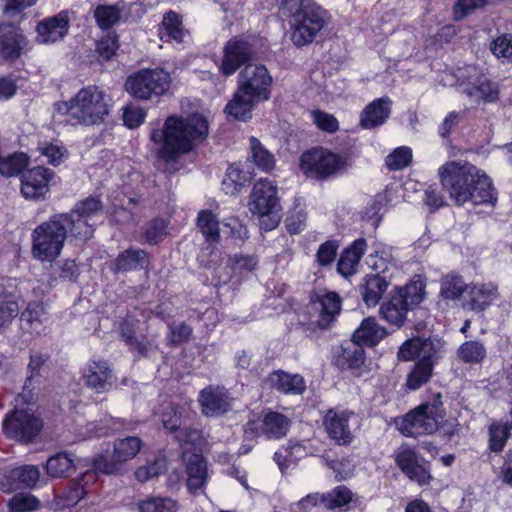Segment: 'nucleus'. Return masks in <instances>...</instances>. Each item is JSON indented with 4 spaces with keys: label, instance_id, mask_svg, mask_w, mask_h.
Here are the masks:
<instances>
[{
    "label": "nucleus",
    "instance_id": "61",
    "mask_svg": "<svg viewBox=\"0 0 512 512\" xmlns=\"http://www.w3.org/2000/svg\"><path fill=\"white\" fill-rule=\"evenodd\" d=\"M166 235V224L162 219H155L149 223L145 230L146 241L150 244L159 243Z\"/></svg>",
    "mask_w": 512,
    "mask_h": 512
},
{
    "label": "nucleus",
    "instance_id": "44",
    "mask_svg": "<svg viewBox=\"0 0 512 512\" xmlns=\"http://www.w3.org/2000/svg\"><path fill=\"white\" fill-rule=\"evenodd\" d=\"M121 11L116 5H99L94 10V18L102 30L110 29L119 22Z\"/></svg>",
    "mask_w": 512,
    "mask_h": 512
},
{
    "label": "nucleus",
    "instance_id": "32",
    "mask_svg": "<svg viewBox=\"0 0 512 512\" xmlns=\"http://www.w3.org/2000/svg\"><path fill=\"white\" fill-rule=\"evenodd\" d=\"M48 355H44L41 352H32L30 355V361L28 364L29 375L23 386V391L18 395L16 401L18 403L30 404L34 401L32 380L35 376L40 374L42 367L48 360Z\"/></svg>",
    "mask_w": 512,
    "mask_h": 512
},
{
    "label": "nucleus",
    "instance_id": "29",
    "mask_svg": "<svg viewBox=\"0 0 512 512\" xmlns=\"http://www.w3.org/2000/svg\"><path fill=\"white\" fill-rule=\"evenodd\" d=\"M268 384L285 394H301L305 390V381L299 374H288L284 371H275L267 378Z\"/></svg>",
    "mask_w": 512,
    "mask_h": 512
},
{
    "label": "nucleus",
    "instance_id": "14",
    "mask_svg": "<svg viewBox=\"0 0 512 512\" xmlns=\"http://www.w3.org/2000/svg\"><path fill=\"white\" fill-rule=\"evenodd\" d=\"M323 422L329 437L339 445L351 443L353 431L359 427L355 413L342 409H329Z\"/></svg>",
    "mask_w": 512,
    "mask_h": 512
},
{
    "label": "nucleus",
    "instance_id": "15",
    "mask_svg": "<svg viewBox=\"0 0 512 512\" xmlns=\"http://www.w3.org/2000/svg\"><path fill=\"white\" fill-rule=\"evenodd\" d=\"M253 46L243 37L231 38L223 47V58L219 69L225 76L233 75L241 66L252 59Z\"/></svg>",
    "mask_w": 512,
    "mask_h": 512
},
{
    "label": "nucleus",
    "instance_id": "46",
    "mask_svg": "<svg viewBox=\"0 0 512 512\" xmlns=\"http://www.w3.org/2000/svg\"><path fill=\"white\" fill-rule=\"evenodd\" d=\"M9 477L23 487L32 488L39 481L40 471L37 466L23 465L12 469Z\"/></svg>",
    "mask_w": 512,
    "mask_h": 512
},
{
    "label": "nucleus",
    "instance_id": "31",
    "mask_svg": "<svg viewBox=\"0 0 512 512\" xmlns=\"http://www.w3.org/2000/svg\"><path fill=\"white\" fill-rule=\"evenodd\" d=\"M186 472L188 475V489L192 493H197L204 487L207 480L208 474L206 461L201 455L193 454L187 460Z\"/></svg>",
    "mask_w": 512,
    "mask_h": 512
},
{
    "label": "nucleus",
    "instance_id": "56",
    "mask_svg": "<svg viewBox=\"0 0 512 512\" xmlns=\"http://www.w3.org/2000/svg\"><path fill=\"white\" fill-rule=\"evenodd\" d=\"M491 51L498 58L512 63V35L503 34L491 43Z\"/></svg>",
    "mask_w": 512,
    "mask_h": 512
},
{
    "label": "nucleus",
    "instance_id": "43",
    "mask_svg": "<svg viewBox=\"0 0 512 512\" xmlns=\"http://www.w3.org/2000/svg\"><path fill=\"white\" fill-rule=\"evenodd\" d=\"M140 512H177V502L169 497H148L138 503Z\"/></svg>",
    "mask_w": 512,
    "mask_h": 512
},
{
    "label": "nucleus",
    "instance_id": "21",
    "mask_svg": "<svg viewBox=\"0 0 512 512\" xmlns=\"http://www.w3.org/2000/svg\"><path fill=\"white\" fill-rule=\"evenodd\" d=\"M69 22L66 11L40 21L36 28L38 42L48 44L63 39L68 33Z\"/></svg>",
    "mask_w": 512,
    "mask_h": 512
},
{
    "label": "nucleus",
    "instance_id": "38",
    "mask_svg": "<svg viewBox=\"0 0 512 512\" xmlns=\"http://www.w3.org/2000/svg\"><path fill=\"white\" fill-rule=\"evenodd\" d=\"M197 226L207 242H219V222L211 211L203 210L198 214Z\"/></svg>",
    "mask_w": 512,
    "mask_h": 512
},
{
    "label": "nucleus",
    "instance_id": "34",
    "mask_svg": "<svg viewBox=\"0 0 512 512\" xmlns=\"http://www.w3.org/2000/svg\"><path fill=\"white\" fill-rule=\"evenodd\" d=\"M386 335L384 327L380 326L375 318L369 317L362 321L353 334V340L361 345H375Z\"/></svg>",
    "mask_w": 512,
    "mask_h": 512
},
{
    "label": "nucleus",
    "instance_id": "40",
    "mask_svg": "<svg viewBox=\"0 0 512 512\" xmlns=\"http://www.w3.org/2000/svg\"><path fill=\"white\" fill-rule=\"evenodd\" d=\"M440 285L441 288L439 295L441 298L446 300L459 299L467 287L462 277L456 274H447L443 276L441 278Z\"/></svg>",
    "mask_w": 512,
    "mask_h": 512
},
{
    "label": "nucleus",
    "instance_id": "45",
    "mask_svg": "<svg viewBox=\"0 0 512 512\" xmlns=\"http://www.w3.org/2000/svg\"><path fill=\"white\" fill-rule=\"evenodd\" d=\"M352 500V492L345 486H338L333 490L323 493V506L327 510L342 508Z\"/></svg>",
    "mask_w": 512,
    "mask_h": 512
},
{
    "label": "nucleus",
    "instance_id": "13",
    "mask_svg": "<svg viewBox=\"0 0 512 512\" xmlns=\"http://www.w3.org/2000/svg\"><path fill=\"white\" fill-rule=\"evenodd\" d=\"M343 165L341 158L322 148H315L302 154L300 169L308 176L324 178L336 173Z\"/></svg>",
    "mask_w": 512,
    "mask_h": 512
},
{
    "label": "nucleus",
    "instance_id": "54",
    "mask_svg": "<svg viewBox=\"0 0 512 512\" xmlns=\"http://www.w3.org/2000/svg\"><path fill=\"white\" fill-rule=\"evenodd\" d=\"M509 437V427L506 424L494 423L489 428V449L500 452Z\"/></svg>",
    "mask_w": 512,
    "mask_h": 512
},
{
    "label": "nucleus",
    "instance_id": "26",
    "mask_svg": "<svg viewBox=\"0 0 512 512\" xmlns=\"http://www.w3.org/2000/svg\"><path fill=\"white\" fill-rule=\"evenodd\" d=\"M148 262V255L144 250L130 248L115 258L111 270L114 273L140 270L145 268Z\"/></svg>",
    "mask_w": 512,
    "mask_h": 512
},
{
    "label": "nucleus",
    "instance_id": "8",
    "mask_svg": "<svg viewBox=\"0 0 512 512\" xmlns=\"http://www.w3.org/2000/svg\"><path fill=\"white\" fill-rule=\"evenodd\" d=\"M445 416L440 395L408 413L400 424V431L406 436L418 437L431 434L438 429Z\"/></svg>",
    "mask_w": 512,
    "mask_h": 512
},
{
    "label": "nucleus",
    "instance_id": "9",
    "mask_svg": "<svg viewBox=\"0 0 512 512\" xmlns=\"http://www.w3.org/2000/svg\"><path fill=\"white\" fill-rule=\"evenodd\" d=\"M170 74L162 68L142 69L128 77L125 83L127 92L139 100L158 98L169 90Z\"/></svg>",
    "mask_w": 512,
    "mask_h": 512
},
{
    "label": "nucleus",
    "instance_id": "1",
    "mask_svg": "<svg viewBox=\"0 0 512 512\" xmlns=\"http://www.w3.org/2000/svg\"><path fill=\"white\" fill-rule=\"evenodd\" d=\"M208 121L201 114L187 117L170 115L163 129L153 130L151 140L156 145L157 155L165 162H174L189 153L208 135Z\"/></svg>",
    "mask_w": 512,
    "mask_h": 512
},
{
    "label": "nucleus",
    "instance_id": "47",
    "mask_svg": "<svg viewBox=\"0 0 512 512\" xmlns=\"http://www.w3.org/2000/svg\"><path fill=\"white\" fill-rule=\"evenodd\" d=\"M433 368L431 364L417 362L407 376L406 386L408 389L417 390L426 384L432 376Z\"/></svg>",
    "mask_w": 512,
    "mask_h": 512
},
{
    "label": "nucleus",
    "instance_id": "57",
    "mask_svg": "<svg viewBox=\"0 0 512 512\" xmlns=\"http://www.w3.org/2000/svg\"><path fill=\"white\" fill-rule=\"evenodd\" d=\"M102 210V204L98 198H87L84 201L79 202L75 209L71 212L75 213L76 216L86 218L92 222Z\"/></svg>",
    "mask_w": 512,
    "mask_h": 512
},
{
    "label": "nucleus",
    "instance_id": "33",
    "mask_svg": "<svg viewBox=\"0 0 512 512\" xmlns=\"http://www.w3.org/2000/svg\"><path fill=\"white\" fill-rule=\"evenodd\" d=\"M364 361V349L355 340L341 346L336 356V363L341 369H358Z\"/></svg>",
    "mask_w": 512,
    "mask_h": 512
},
{
    "label": "nucleus",
    "instance_id": "6",
    "mask_svg": "<svg viewBox=\"0 0 512 512\" xmlns=\"http://www.w3.org/2000/svg\"><path fill=\"white\" fill-rule=\"evenodd\" d=\"M440 181L456 204L472 199L479 182V170L466 161H449L439 168Z\"/></svg>",
    "mask_w": 512,
    "mask_h": 512
},
{
    "label": "nucleus",
    "instance_id": "17",
    "mask_svg": "<svg viewBox=\"0 0 512 512\" xmlns=\"http://www.w3.org/2000/svg\"><path fill=\"white\" fill-rule=\"evenodd\" d=\"M83 379L87 387L97 393L108 392L116 378L108 363L102 359H91L83 371Z\"/></svg>",
    "mask_w": 512,
    "mask_h": 512
},
{
    "label": "nucleus",
    "instance_id": "55",
    "mask_svg": "<svg viewBox=\"0 0 512 512\" xmlns=\"http://www.w3.org/2000/svg\"><path fill=\"white\" fill-rule=\"evenodd\" d=\"M137 211V201L134 198L127 199L126 204L115 206L112 211L114 221L120 224H126L135 221Z\"/></svg>",
    "mask_w": 512,
    "mask_h": 512
},
{
    "label": "nucleus",
    "instance_id": "3",
    "mask_svg": "<svg viewBox=\"0 0 512 512\" xmlns=\"http://www.w3.org/2000/svg\"><path fill=\"white\" fill-rule=\"evenodd\" d=\"M282 9L291 17V40L297 47L312 43L329 21V14L310 0H283Z\"/></svg>",
    "mask_w": 512,
    "mask_h": 512
},
{
    "label": "nucleus",
    "instance_id": "16",
    "mask_svg": "<svg viewBox=\"0 0 512 512\" xmlns=\"http://www.w3.org/2000/svg\"><path fill=\"white\" fill-rule=\"evenodd\" d=\"M396 465L412 481L419 485L428 484L431 475L428 469L419 463L416 452L406 445H402L394 454Z\"/></svg>",
    "mask_w": 512,
    "mask_h": 512
},
{
    "label": "nucleus",
    "instance_id": "37",
    "mask_svg": "<svg viewBox=\"0 0 512 512\" xmlns=\"http://www.w3.org/2000/svg\"><path fill=\"white\" fill-rule=\"evenodd\" d=\"M188 408L167 402L161 413V421L165 429L175 432L181 430L184 418L188 417Z\"/></svg>",
    "mask_w": 512,
    "mask_h": 512
},
{
    "label": "nucleus",
    "instance_id": "7",
    "mask_svg": "<svg viewBox=\"0 0 512 512\" xmlns=\"http://www.w3.org/2000/svg\"><path fill=\"white\" fill-rule=\"evenodd\" d=\"M63 216L54 215L39 224L31 234L32 256L41 262H52L62 252L66 240Z\"/></svg>",
    "mask_w": 512,
    "mask_h": 512
},
{
    "label": "nucleus",
    "instance_id": "63",
    "mask_svg": "<svg viewBox=\"0 0 512 512\" xmlns=\"http://www.w3.org/2000/svg\"><path fill=\"white\" fill-rule=\"evenodd\" d=\"M458 357L465 363H477L480 359V346L476 341L463 343L458 349Z\"/></svg>",
    "mask_w": 512,
    "mask_h": 512
},
{
    "label": "nucleus",
    "instance_id": "62",
    "mask_svg": "<svg viewBox=\"0 0 512 512\" xmlns=\"http://www.w3.org/2000/svg\"><path fill=\"white\" fill-rule=\"evenodd\" d=\"M338 245L334 241H326L322 245H320L317 254L316 260L321 266L330 265L336 255H337Z\"/></svg>",
    "mask_w": 512,
    "mask_h": 512
},
{
    "label": "nucleus",
    "instance_id": "49",
    "mask_svg": "<svg viewBox=\"0 0 512 512\" xmlns=\"http://www.w3.org/2000/svg\"><path fill=\"white\" fill-rule=\"evenodd\" d=\"M19 311L18 303L10 296L4 294L0 286V332L8 326Z\"/></svg>",
    "mask_w": 512,
    "mask_h": 512
},
{
    "label": "nucleus",
    "instance_id": "4",
    "mask_svg": "<svg viewBox=\"0 0 512 512\" xmlns=\"http://www.w3.org/2000/svg\"><path fill=\"white\" fill-rule=\"evenodd\" d=\"M110 98L98 86L80 89L69 101L58 104L59 111L68 113L79 124L96 125L104 121L110 112Z\"/></svg>",
    "mask_w": 512,
    "mask_h": 512
},
{
    "label": "nucleus",
    "instance_id": "59",
    "mask_svg": "<svg viewBox=\"0 0 512 512\" xmlns=\"http://www.w3.org/2000/svg\"><path fill=\"white\" fill-rule=\"evenodd\" d=\"M118 47V36L114 32L107 33V35L97 43V51L105 60L111 59Z\"/></svg>",
    "mask_w": 512,
    "mask_h": 512
},
{
    "label": "nucleus",
    "instance_id": "42",
    "mask_svg": "<svg viewBox=\"0 0 512 512\" xmlns=\"http://www.w3.org/2000/svg\"><path fill=\"white\" fill-rule=\"evenodd\" d=\"M74 460L67 453H57L46 462V473L51 478L66 477L73 467Z\"/></svg>",
    "mask_w": 512,
    "mask_h": 512
},
{
    "label": "nucleus",
    "instance_id": "58",
    "mask_svg": "<svg viewBox=\"0 0 512 512\" xmlns=\"http://www.w3.org/2000/svg\"><path fill=\"white\" fill-rule=\"evenodd\" d=\"M146 111L138 106L130 105L123 109V121L124 124L134 129L139 127L145 120Z\"/></svg>",
    "mask_w": 512,
    "mask_h": 512
},
{
    "label": "nucleus",
    "instance_id": "23",
    "mask_svg": "<svg viewBox=\"0 0 512 512\" xmlns=\"http://www.w3.org/2000/svg\"><path fill=\"white\" fill-rule=\"evenodd\" d=\"M26 45V38L13 24L0 25V54L6 59L20 57Z\"/></svg>",
    "mask_w": 512,
    "mask_h": 512
},
{
    "label": "nucleus",
    "instance_id": "64",
    "mask_svg": "<svg viewBox=\"0 0 512 512\" xmlns=\"http://www.w3.org/2000/svg\"><path fill=\"white\" fill-rule=\"evenodd\" d=\"M313 120L318 128L329 133L335 132L339 128L337 119L322 111L313 112Z\"/></svg>",
    "mask_w": 512,
    "mask_h": 512
},
{
    "label": "nucleus",
    "instance_id": "5",
    "mask_svg": "<svg viewBox=\"0 0 512 512\" xmlns=\"http://www.w3.org/2000/svg\"><path fill=\"white\" fill-rule=\"evenodd\" d=\"M425 287V281L419 275L406 285L396 287L380 306L382 318L396 327L403 326L408 312L415 309L425 299Z\"/></svg>",
    "mask_w": 512,
    "mask_h": 512
},
{
    "label": "nucleus",
    "instance_id": "11",
    "mask_svg": "<svg viewBox=\"0 0 512 512\" xmlns=\"http://www.w3.org/2000/svg\"><path fill=\"white\" fill-rule=\"evenodd\" d=\"M277 192V186L272 181L261 179L254 185L250 195V212L260 217H269L267 222H262L265 230H272L279 223V219L275 217L280 209Z\"/></svg>",
    "mask_w": 512,
    "mask_h": 512
},
{
    "label": "nucleus",
    "instance_id": "27",
    "mask_svg": "<svg viewBox=\"0 0 512 512\" xmlns=\"http://www.w3.org/2000/svg\"><path fill=\"white\" fill-rule=\"evenodd\" d=\"M367 265L375 272L374 275L389 276L396 269V261L392 255V248L378 244L366 259Z\"/></svg>",
    "mask_w": 512,
    "mask_h": 512
},
{
    "label": "nucleus",
    "instance_id": "48",
    "mask_svg": "<svg viewBox=\"0 0 512 512\" xmlns=\"http://www.w3.org/2000/svg\"><path fill=\"white\" fill-rule=\"evenodd\" d=\"M444 343L440 339H422L418 352V362L426 364H434L438 358L440 351L443 349Z\"/></svg>",
    "mask_w": 512,
    "mask_h": 512
},
{
    "label": "nucleus",
    "instance_id": "20",
    "mask_svg": "<svg viewBox=\"0 0 512 512\" xmlns=\"http://www.w3.org/2000/svg\"><path fill=\"white\" fill-rule=\"evenodd\" d=\"M312 309L318 314L317 326L321 329H327L340 313L341 299L335 292L318 294L312 300Z\"/></svg>",
    "mask_w": 512,
    "mask_h": 512
},
{
    "label": "nucleus",
    "instance_id": "50",
    "mask_svg": "<svg viewBox=\"0 0 512 512\" xmlns=\"http://www.w3.org/2000/svg\"><path fill=\"white\" fill-rule=\"evenodd\" d=\"M252 175L249 171H244L238 165H230L226 172L222 184L228 188L229 185H233L230 190L231 193L239 191V189L246 183L251 181Z\"/></svg>",
    "mask_w": 512,
    "mask_h": 512
},
{
    "label": "nucleus",
    "instance_id": "18",
    "mask_svg": "<svg viewBox=\"0 0 512 512\" xmlns=\"http://www.w3.org/2000/svg\"><path fill=\"white\" fill-rule=\"evenodd\" d=\"M199 403L202 413L207 417H217L226 413L231 407V398L222 387L209 386L201 390Z\"/></svg>",
    "mask_w": 512,
    "mask_h": 512
},
{
    "label": "nucleus",
    "instance_id": "30",
    "mask_svg": "<svg viewBox=\"0 0 512 512\" xmlns=\"http://www.w3.org/2000/svg\"><path fill=\"white\" fill-rule=\"evenodd\" d=\"M389 276L367 275L364 283L360 285L363 301L368 306H375L381 299L389 285Z\"/></svg>",
    "mask_w": 512,
    "mask_h": 512
},
{
    "label": "nucleus",
    "instance_id": "60",
    "mask_svg": "<svg viewBox=\"0 0 512 512\" xmlns=\"http://www.w3.org/2000/svg\"><path fill=\"white\" fill-rule=\"evenodd\" d=\"M482 208L488 207L490 213L497 203V191L493 186L492 180L486 175L482 174Z\"/></svg>",
    "mask_w": 512,
    "mask_h": 512
},
{
    "label": "nucleus",
    "instance_id": "2",
    "mask_svg": "<svg viewBox=\"0 0 512 512\" xmlns=\"http://www.w3.org/2000/svg\"><path fill=\"white\" fill-rule=\"evenodd\" d=\"M273 78L261 64H249L238 76V88L225 110L229 116L246 121L254 107L270 99Z\"/></svg>",
    "mask_w": 512,
    "mask_h": 512
},
{
    "label": "nucleus",
    "instance_id": "22",
    "mask_svg": "<svg viewBox=\"0 0 512 512\" xmlns=\"http://www.w3.org/2000/svg\"><path fill=\"white\" fill-rule=\"evenodd\" d=\"M392 100L381 97L370 102L361 112L359 125L363 129H374L383 125L391 114Z\"/></svg>",
    "mask_w": 512,
    "mask_h": 512
},
{
    "label": "nucleus",
    "instance_id": "36",
    "mask_svg": "<svg viewBox=\"0 0 512 512\" xmlns=\"http://www.w3.org/2000/svg\"><path fill=\"white\" fill-rule=\"evenodd\" d=\"M57 216H63L66 218L67 221H64L66 234L68 233V230H70L71 234L75 238L82 241L88 240L92 237L95 222L76 216L73 212H70L69 214H58Z\"/></svg>",
    "mask_w": 512,
    "mask_h": 512
},
{
    "label": "nucleus",
    "instance_id": "52",
    "mask_svg": "<svg viewBox=\"0 0 512 512\" xmlns=\"http://www.w3.org/2000/svg\"><path fill=\"white\" fill-rule=\"evenodd\" d=\"M412 160V150L409 147L402 146L396 148L385 160L389 170L396 171L407 167Z\"/></svg>",
    "mask_w": 512,
    "mask_h": 512
},
{
    "label": "nucleus",
    "instance_id": "39",
    "mask_svg": "<svg viewBox=\"0 0 512 512\" xmlns=\"http://www.w3.org/2000/svg\"><path fill=\"white\" fill-rule=\"evenodd\" d=\"M248 159L265 172L271 171L275 166L274 156L255 137L250 138V156Z\"/></svg>",
    "mask_w": 512,
    "mask_h": 512
},
{
    "label": "nucleus",
    "instance_id": "19",
    "mask_svg": "<svg viewBox=\"0 0 512 512\" xmlns=\"http://www.w3.org/2000/svg\"><path fill=\"white\" fill-rule=\"evenodd\" d=\"M52 172L45 167H34L22 175L21 192L27 199H38L44 197L48 192V183Z\"/></svg>",
    "mask_w": 512,
    "mask_h": 512
},
{
    "label": "nucleus",
    "instance_id": "35",
    "mask_svg": "<svg viewBox=\"0 0 512 512\" xmlns=\"http://www.w3.org/2000/svg\"><path fill=\"white\" fill-rule=\"evenodd\" d=\"M290 424L287 416L269 411L262 420V433L269 439H280L287 434Z\"/></svg>",
    "mask_w": 512,
    "mask_h": 512
},
{
    "label": "nucleus",
    "instance_id": "51",
    "mask_svg": "<svg viewBox=\"0 0 512 512\" xmlns=\"http://www.w3.org/2000/svg\"><path fill=\"white\" fill-rule=\"evenodd\" d=\"M39 500L28 493L14 495L8 503L11 512H31L39 508Z\"/></svg>",
    "mask_w": 512,
    "mask_h": 512
},
{
    "label": "nucleus",
    "instance_id": "28",
    "mask_svg": "<svg viewBox=\"0 0 512 512\" xmlns=\"http://www.w3.org/2000/svg\"><path fill=\"white\" fill-rule=\"evenodd\" d=\"M366 247V240L362 238L355 240L340 256L337 263L338 272L345 277L354 274Z\"/></svg>",
    "mask_w": 512,
    "mask_h": 512
},
{
    "label": "nucleus",
    "instance_id": "53",
    "mask_svg": "<svg viewBox=\"0 0 512 512\" xmlns=\"http://www.w3.org/2000/svg\"><path fill=\"white\" fill-rule=\"evenodd\" d=\"M166 470V464L163 460L156 459L152 462H148L145 465L139 466L135 472V478L140 483H145L158 477Z\"/></svg>",
    "mask_w": 512,
    "mask_h": 512
},
{
    "label": "nucleus",
    "instance_id": "41",
    "mask_svg": "<svg viewBox=\"0 0 512 512\" xmlns=\"http://www.w3.org/2000/svg\"><path fill=\"white\" fill-rule=\"evenodd\" d=\"M161 34L163 35L161 38L165 36L168 40H173L176 43L184 41L186 32L177 13L169 11L164 15Z\"/></svg>",
    "mask_w": 512,
    "mask_h": 512
},
{
    "label": "nucleus",
    "instance_id": "25",
    "mask_svg": "<svg viewBox=\"0 0 512 512\" xmlns=\"http://www.w3.org/2000/svg\"><path fill=\"white\" fill-rule=\"evenodd\" d=\"M48 313L42 303L31 302L20 314V328L26 333L40 334L45 330Z\"/></svg>",
    "mask_w": 512,
    "mask_h": 512
},
{
    "label": "nucleus",
    "instance_id": "10",
    "mask_svg": "<svg viewBox=\"0 0 512 512\" xmlns=\"http://www.w3.org/2000/svg\"><path fill=\"white\" fill-rule=\"evenodd\" d=\"M144 443L138 436L117 438L113 443L111 458L100 454L93 458L92 467L105 475H120L123 466L134 459L141 451Z\"/></svg>",
    "mask_w": 512,
    "mask_h": 512
},
{
    "label": "nucleus",
    "instance_id": "24",
    "mask_svg": "<svg viewBox=\"0 0 512 512\" xmlns=\"http://www.w3.org/2000/svg\"><path fill=\"white\" fill-rule=\"evenodd\" d=\"M99 471L92 469L84 472L79 478L69 482L68 487L62 494V500L67 507L76 505L90 490L97 480Z\"/></svg>",
    "mask_w": 512,
    "mask_h": 512
},
{
    "label": "nucleus",
    "instance_id": "12",
    "mask_svg": "<svg viewBox=\"0 0 512 512\" xmlns=\"http://www.w3.org/2000/svg\"><path fill=\"white\" fill-rule=\"evenodd\" d=\"M2 426L9 439L29 443L40 433L43 422L27 409H15L6 415Z\"/></svg>",
    "mask_w": 512,
    "mask_h": 512
}]
</instances>
